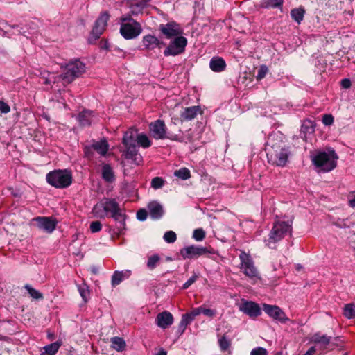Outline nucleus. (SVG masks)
<instances>
[{"instance_id":"obj_59","label":"nucleus","mask_w":355,"mask_h":355,"mask_svg":"<svg viewBox=\"0 0 355 355\" xmlns=\"http://www.w3.org/2000/svg\"><path fill=\"white\" fill-rule=\"evenodd\" d=\"M155 355H167V353H166V352L164 349H162Z\"/></svg>"},{"instance_id":"obj_34","label":"nucleus","mask_w":355,"mask_h":355,"mask_svg":"<svg viewBox=\"0 0 355 355\" xmlns=\"http://www.w3.org/2000/svg\"><path fill=\"white\" fill-rule=\"evenodd\" d=\"M160 261V257L158 254H153L150 257H148V261H147V267L150 269V270H153L156 268V266H157V264L159 263Z\"/></svg>"},{"instance_id":"obj_52","label":"nucleus","mask_w":355,"mask_h":355,"mask_svg":"<svg viewBox=\"0 0 355 355\" xmlns=\"http://www.w3.org/2000/svg\"><path fill=\"white\" fill-rule=\"evenodd\" d=\"M202 313L207 317L212 318L216 315V311L214 309H207V308H205L204 306H202Z\"/></svg>"},{"instance_id":"obj_32","label":"nucleus","mask_w":355,"mask_h":355,"mask_svg":"<svg viewBox=\"0 0 355 355\" xmlns=\"http://www.w3.org/2000/svg\"><path fill=\"white\" fill-rule=\"evenodd\" d=\"M304 10L303 8H295L291 12V17L297 24H300L304 19Z\"/></svg>"},{"instance_id":"obj_15","label":"nucleus","mask_w":355,"mask_h":355,"mask_svg":"<svg viewBox=\"0 0 355 355\" xmlns=\"http://www.w3.org/2000/svg\"><path fill=\"white\" fill-rule=\"evenodd\" d=\"M239 310L250 318H256L261 313L259 304L252 301L243 300L239 306Z\"/></svg>"},{"instance_id":"obj_20","label":"nucleus","mask_w":355,"mask_h":355,"mask_svg":"<svg viewBox=\"0 0 355 355\" xmlns=\"http://www.w3.org/2000/svg\"><path fill=\"white\" fill-rule=\"evenodd\" d=\"M202 110L200 106H191L186 107L180 114L182 121H191L196 117L198 114H201Z\"/></svg>"},{"instance_id":"obj_41","label":"nucleus","mask_w":355,"mask_h":355,"mask_svg":"<svg viewBox=\"0 0 355 355\" xmlns=\"http://www.w3.org/2000/svg\"><path fill=\"white\" fill-rule=\"evenodd\" d=\"M145 8V3H141L140 2L132 4L131 6V15H137L141 13L143 9Z\"/></svg>"},{"instance_id":"obj_26","label":"nucleus","mask_w":355,"mask_h":355,"mask_svg":"<svg viewBox=\"0 0 355 355\" xmlns=\"http://www.w3.org/2000/svg\"><path fill=\"white\" fill-rule=\"evenodd\" d=\"M209 67L214 72H221L225 69L226 63L220 57H213L210 60Z\"/></svg>"},{"instance_id":"obj_8","label":"nucleus","mask_w":355,"mask_h":355,"mask_svg":"<svg viewBox=\"0 0 355 355\" xmlns=\"http://www.w3.org/2000/svg\"><path fill=\"white\" fill-rule=\"evenodd\" d=\"M239 257L241 261L240 269L241 271L251 279H260L259 272L254 266L250 255L244 251H241Z\"/></svg>"},{"instance_id":"obj_23","label":"nucleus","mask_w":355,"mask_h":355,"mask_svg":"<svg viewBox=\"0 0 355 355\" xmlns=\"http://www.w3.org/2000/svg\"><path fill=\"white\" fill-rule=\"evenodd\" d=\"M314 131L315 123L309 119L304 120L301 125L300 137L306 140Z\"/></svg>"},{"instance_id":"obj_57","label":"nucleus","mask_w":355,"mask_h":355,"mask_svg":"<svg viewBox=\"0 0 355 355\" xmlns=\"http://www.w3.org/2000/svg\"><path fill=\"white\" fill-rule=\"evenodd\" d=\"M341 87L344 89H348L351 87V81L348 78H344L340 82Z\"/></svg>"},{"instance_id":"obj_13","label":"nucleus","mask_w":355,"mask_h":355,"mask_svg":"<svg viewBox=\"0 0 355 355\" xmlns=\"http://www.w3.org/2000/svg\"><path fill=\"white\" fill-rule=\"evenodd\" d=\"M263 309L270 317L282 323H285L288 320L285 313L277 306L263 304Z\"/></svg>"},{"instance_id":"obj_62","label":"nucleus","mask_w":355,"mask_h":355,"mask_svg":"<svg viewBox=\"0 0 355 355\" xmlns=\"http://www.w3.org/2000/svg\"><path fill=\"white\" fill-rule=\"evenodd\" d=\"M92 271L93 273L96 274L98 272V269L94 267L92 268Z\"/></svg>"},{"instance_id":"obj_56","label":"nucleus","mask_w":355,"mask_h":355,"mask_svg":"<svg viewBox=\"0 0 355 355\" xmlns=\"http://www.w3.org/2000/svg\"><path fill=\"white\" fill-rule=\"evenodd\" d=\"M349 205L351 207L355 208V191L351 192L349 196Z\"/></svg>"},{"instance_id":"obj_21","label":"nucleus","mask_w":355,"mask_h":355,"mask_svg":"<svg viewBox=\"0 0 355 355\" xmlns=\"http://www.w3.org/2000/svg\"><path fill=\"white\" fill-rule=\"evenodd\" d=\"M310 342L318 345L319 349L323 350L331 343V337L320 333H315L311 336Z\"/></svg>"},{"instance_id":"obj_12","label":"nucleus","mask_w":355,"mask_h":355,"mask_svg":"<svg viewBox=\"0 0 355 355\" xmlns=\"http://www.w3.org/2000/svg\"><path fill=\"white\" fill-rule=\"evenodd\" d=\"M159 31L168 39L181 36L183 32L180 26L173 21L166 24H161Z\"/></svg>"},{"instance_id":"obj_17","label":"nucleus","mask_w":355,"mask_h":355,"mask_svg":"<svg viewBox=\"0 0 355 355\" xmlns=\"http://www.w3.org/2000/svg\"><path fill=\"white\" fill-rule=\"evenodd\" d=\"M123 154L127 159L131 160L136 165H139L143 161L142 156L138 153V148L136 145L126 146Z\"/></svg>"},{"instance_id":"obj_36","label":"nucleus","mask_w":355,"mask_h":355,"mask_svg":"<svg viewBox=\"0 0 355 355\" xmlns=\"http://www.w3.org/2000/svg\"><path fill=\"white\" fill-rule=\"evenodd\" d=\"M193 321V319L187 313L184 314L179 324V329L181 332H184L188 324Z\"/></svg>"},{"instance_id":"obj_10","label":"nucleus","mask_w":355,"mask_h":355,"mask_svg":"<svg viewBox=\"0 0 355 355\" xmlns=\"http://www.w3.org/2000/svg\"><path fill=\"white\" fill-rule=\"evenodd\" d=\"M110 15L107 12H103L99 17L96 19L94 26L91 32V36L89 40L93 39L96 40L100 37L107 24Z\"/></svg>"},{"instance_id":"obj_55","label":"nucleus","mask_w":355,"mask_h":355,"mask_svg":"<svg viewBox=\"0 0 355 355\" xmlns=\"http://www.w3.org/2000/svg\"><path fill=\"white\" fill-rule=\"evenodd\" d=\"M267 71L268 69L266 67L262 66L258 71L257 79H262L263 78H264Z\"/></svg>"},{"instance_id":"obj_53","label":"nucleus","mask_w":355,"mask_h":355,"mask_svg":"<svg viewBox=\"0 0 355 355\" xmlns=\"http://www.w3.org/2000/svg\"><path fill=\"white\" fill-rule=\"evenodd\" d=\"M10 111V106L4 101L0 100V112L3 114H7Z\"/></svg>"},{"instance_id":"obj_31","label":"nucleus","mask_w":355,"mask_h":355,"mask_svg":"<svg viewBox=\"0 0 355 355\" xmlns=\"http://www.w3.org/2000/svg\"><path fill=\"white\" fill-rule=\"evenodd\" d=\"M60 346V342H55L53 343L47 345L43 347L44 352H42V354L55 355L58 352Z\"/></svg>"},{"instance_id":"obj_51","label":"nucleus","mask_w":355,"mask_h":355,"mask_svg":"<svg viewBox=\"0 0 355 355\" xmlns=\"http://www.w3.org/2000/svg\"><path fill=\"white\" fill-rule=\"evenodd\" d=\"M202 306H199L196 309H193L190 313H188L187 314L191 316V318L193 320L195 317L199 315L202 313Z\"/></svg>"},{"instance_id":"obj_2","label":"nucleus","mask_w":355,"mask_h":355,"mask_svg":"<svg viewBox=\"0 0 355 355\" xmlns=\"http://www.w3.org/2000/svg\"><path fill=\"white\" fill-rule=\"evenodd\" d=\"M278 135H272L269 137L266 147L268 162L278 166H284L288 162L289 151L281 140L277 139Z\"/></svg>"},{"instance_id":"obj_5","label":"nucleus","mask_w":355,"mask_h":355,"mask_svg":"<svg viewBox=\"0 0 355 355\" xmlns=\"http://www.w3.org/2000/svg\"><path fill=\"white\" fill-rule=\"evenodd\" d=\"M120 21V33L125 39H134L141 34L142 28L140 24L134 20L130 15H123Z\"/></svg>"},{"instance_id":"obj_50","label":"nucleus","mask_w":355,"mask_h":355,"mask_svg":"<svg viewBox=\"0 0 355 355\" xmlns=\"http://www.w3.org/2000/svg\"><path fill=\"white\" fill-rule=\"evenodd\" d=\"M147 211L145 209H139L137 213V218L140 221H144L147 218Z\"/></svg>"},{"instance_id":"obj_11","label":"nucleus","mask_w":355,"mask_h":355,"mask_svg":"<svg viewBox=\"0 0 355 355\" xmlns=\"http://www.w3.org/2000/svg\"><path fill=\"white\" fill-rule=\"evenodd\" d=\"M208 252H211L207 248L198 245H189L180 250L182 257L185 259H196Z\"/></svg>"},{"instance_id":"obj_42","label":"nucleus","mask_w":355,"mask_h":355,"mask_svg":"<svg viewBox=\"0 0 355 355\" xmlns=\"http://www.w3.org/2000/svg\"><path fill=\"white\" fill-rule=\"evenodd\" d=\"M219 347L222 352L226 351L230 346V341L226 338V336H222L218 340Z\"/></svg>"},{"instance_id":"obj_27","label":"nucleus","mask_w":355,"mask_h":355,"mask_svg":"<svg viewBox=\"0 0 355 355\" xmlns=\"http://www.w3.org/2000/svg\"><path fill=\"white\" fill-rule=\"evenodd\" d=\"M102 178L108 183L115 181V175L113 168L110 164H104L102 166Z\"/></svg>"},{"instance_id":"obj_22","label":"nucleus","mask_w":355,"mask_h":355,"mask_svg":"<svg viewBox=\"0 0 355 355\" xmlns=\"http://www.w3.org/2000/svg\"><path fill=\"white\" fill-rule=\"evenodd\" d=\"M148 209L149 214L153 219H159L164 214L163 207L157 201H152L149 202L148 205Z\"/></svg>"},{"instance_id":"obj_49","label":"nucleus","mask_w":355,"mask_h":355,"mask_svg":"<svg viewBox=\"0 0 355 355\" xmlns=\"http://www.w3.org/2000/svg\"><path fill=\"white\" fill-rule=\"evenodd\" d=\"M198 279V276L196 275H192L182 286L183 289L188 288L191 285H192Z\"/></svg>"},{"instance_id":"obj_33","label":"nucleus","mask_w":355,"mask_h":355,"mask_svg":"<svg viewBox=\"0 0 355 355\" xmlns=\"http://www.w3.org/2000/svg\"><path fill=\"white\" fill-rule=\"evenodd\" d=\"M137 144L141 147L146 148L151 146V141L148 137L145 134H138L137 135Z\"/></svg>"},{"instance_id":"obj_3","label":"nucleus","mask_w":355,"mask_h":355,"mask_svg":"<svg viewBox=\"0 0 355 355\" xmlns=\"http://www.w3.org/2000/svg\"><path fill=\"white\" fill-rule=\"evenodd\" d=\"M310 158L312 163L319 171L329 172L336 166L338 156L334 150H315L311 152Z\"/></svg>"},{"instance_id":"obj_14","label":"nucleus","mask_w":355,"mask_h":355,"mask_svg":"<svg viewBox=\"0 0 355 355\" xmlns=\"http://www.w3.org/2000/svg\"><path fill=\"white\" fill-rule=\"evenodd\" d=\"M150 130L152 136L155 139H164L171 138L166 135V127L164 122L162 120H157L150 125Z\"/></svg>"},{"instance_id":"obj_54","label":"nucleus","mask_w":355,"mask_h":355,"mask_svg":"<svg viewBox=\"0 0 355 355\" xmlns=\"http://www.w3.org/2000/svg\"><path fill=\"white\" fill-rule=\"evenodd\" d=\"M46 74L47 76L44 77V83L46 85H50L52 83V79H55V76L53 73H50L49 72H45L44 75Z\"/></svg>"},{"instance_id":"obj_44","label":"nucleus","mask_w":355,"mask_h":355,"mask_svg":"<svg viewBox=\"0 0 355 355\" xmlns=\"http://www.w3.org/2000/svg\"><path fill=\"white\" fill-rule=\"evenodd\" d=\"M205 237V232L202 229H196L193 231V238L197 241H202Z\"/></svg>"},{"instance_id":"obj_7","label":"nucleus","mask_w":355,"mask_h":355,"mask_svg":"<svg viewBox=\"0 0 355 355\" xmlns=\"http://www.w3.org/2000/svg\"><path fill=\"white\" fill-rule=\"evenodd\" d=\"M86 71L85 64L80 60H74L69 62L65 67V72L60 76L64 83H70L76 78L79 77Z\"/></svg>"},{"instance_id":"obj_61","label":"nucleus","mask_w":355,"mask_h":355,"mask_svg":"<svg viewBox=\"0 0 355 355\" xmlns=\"http://www.w3.org/2000/svg\"><path fill=\"white\" fill-rule=\"evenodd\" d=\"M85 154L87 157H89V148H86L85 150Z\"/></svg>"},{"instance_id":"obj_25","label":"nucleus","mask_w":355,"mask_h":355,"mask_svg":"<svg viewBox=\"0 0 355 355\" xmlns=\"http://www.w3.org/2000/svg\"><path fill=\"white\" fill-rule=\"evenodd\" d=\"M131 275V271L125 270L122 271H115L112 276L111 284L113 287H115L121 284L123 280L128 279Z\"/></svg>"},{"instance_id":"obj_19","label":"nucleus","mask_w":355,"mask_h":355,"mask_svg":"<svg viewBox=\"0 0 355 355\" xmlns=\"http://www.w3.org/2000/svg\"><path fill=\"white\" fill-rule=\"evenodd\" d=\"M173 323V315L168 311L159 313L156 317L157 325L162 329H166Z\"/></svg>"},{"instance_id":"obj_30","label":"nucleus","mask_w":355,"mask_h":355,"mask_svg":"<svg viewBox=\"0 0 355 355\" xmlns=\"http://www.w3.org/2000/svg\"><path fill=\"white\" fill-rule=\"evenodd\" d=\"M111 347L117 352H122L125 349L126 344L123 338L118 336L112 337L110 339Z\"/></svg>"},{"instance_id":"obj_29","label":"nucleus","mask_w":355,"mask_h":355,"mask_svg":"<svg viewBox=\"0 0 355 355\" xmlns=\"http://www.w3.org/2000/svg\"><path fill=\"white\" fill-rule=\"evenodd\" d=\"M91 148L96 150L101 155L105 156L107 153L109 145L107 141L101 140L99 141L94 142L92 145Z\"/></svg>"},{"instance_id":"obj_39","label":"nucleus","mask_w":355,"mask_h":355,"mask_svg":"<svg viewBox=\"0 0 355 355\" xmlns=\"http://www.w3.org/2000/svg\"><path fill=\"white\" fill-rule=\"evenodd\" d=\"M25 288L27 290L28 294L34 299L39 300L42 299V294L37 290L32 288L31 286L26 284Z\"/></svg>"},{"instance_id":"obj_46","label":"nucleus","mask_w":355,"mask_h":355,"mask_svg":"<svg viewBox=\"0 0 355 355\" xmlns=\"http://www.w3.org/2000/svg\"><path fill=\"white\" fill-rule=\"evenodd\" d=\"M89 228L92 233H96L101 230L102 224L100 221H93L91 223Z\"/></svg>"},{"instance_id":"obj_9","label":"nucleus","mask_w":355,"mask_h":355,"mask_svg":"<svg viewBox=\"0 0 355 355\" xmlns=\"http://www.w3.org/2000/svg\"><path fill=\"white\" fill-rule=\"evenodd\" d=\"M187 44V40L183 36H179L172 40L164 51L165 56H175L182 53Z\"/></svg>"},{"instance_id":"obj_43","label":"nucleus","mask_w":355,"mask_h":355,"mask_svg":"<svg viewBox=\"0 0 355 355\" xmlns=\"http://www.w3.org/2000/svg\"><path fill=\"white\" fill-rule=\"evenodd\" d=\"M164 180L159 177L154 178L151 181V187L155 189L162 188L164 186Z\"/></svg>"},{"instance_id":"obj_4","label":"nucleus","mask_w":355,"mask_h":355,"mask_svg":"<svg viewBox=\"0 0 355 355\" xmlns=\"http://www.w3.org/2000/svg\"><path fill=\"white\" fill-rule=\"evenodd\" d=\"M291 233V224L289 222L277 220L274 223L272 228L268 234V238L264 240V243L270 248L274 249L276 247L277 243L286 236L290 235Z\"/></svg>"},{"instance_id":"obj_37","label":"nucleus","mask_w":355,"mask_h":355,"mask_svg":"<svg viewBox=\"0 0 355 355\" xmlns=\"http://www.w3.org/2000/svg\"><path fill=\"white\" fill-rule=\"evenodd\" d=\"M174 175L183 180H187L191 177L190 171L187 168H181L175 171Z\"/></svg>"},{"instance_id":"obj_6","label":"nucleus","mask_w":355,"mask_h":355,"mask_svg":"<svg viewBox=\"0 0 355 355\" xmlns=\"http://www.w3.org/2000/svg\"><path fill=\"white\" fill-rule=\"evenodd\" d=\"M47 182L56 188H66L72 182V175L67 170H55L46 175Z\"/></svg>"},{"instance_id":"obj_38","label":"nucleus","mask_w":355,"mask_h":355,"mask_svg":"<svg viewBox=\"0 0 355 355\" xmlns=\"http://www.w3.org/2000/svg\"><path fill=\"white\" fill-rule=\"evenodd\" d=\"M79 293L85 302H87L89 297V291L88 286L85 284H83L78 287Z\"/></svg>"},{"instance_id":"obj_18","label":"nucleus","mask_w":355,"mask_h":355,"mask_svg":"<svg viewBox=\"0 0 355 355\" xmlns=\"http://www.w3.org/2000/svg\"><path fill=\"white\" fill-rule=\"evenodd\" d=\"M40 230L48 233H51L55 228L56 223L54 220L48 217H37L35 218Z\"/></svg>"},{"instance_id":"obj_45","label":"nucleus","mask_w":355,"mask_h":355,"mask_svg":"<svg viewBox=\"0 0 355 355\" xmlns=\"http://www.w3.org/2000/svg\"><path fill=\"white\" fill-rule=\"evenodd\" d=\"M250 355H268V352L262 347H257L251 350Z\"/></svg>"},{"instance_id":"obj_58","label":"nucleus","mask_w":355,"mask_h":355,"mask_svg":"<svg viewBox=\"0 0 355 355\" xmlns=\"http://www.w3.org/2000/svg\"><path fill=\"white\" fill-rule=\"evenodd\" d=\"M316 352L315 347H311L308 351L304 355H313V354Z\"/></svg>"},{"instance_id":"obj_35","label":"nucleus","mask_w":355,"mask_h":355,"mask_svg":"<svg viewBox=\"0 0 355 355\" xmlns=\"http://www.w3.org/2000/svg\"><path fill=\"white\" fill-rule=\"evenodd\" d=\"M344 315L348 318L352 319L355 318V306L353 304H347L345 306L343 309Z\"/></svg>"},{"instance_id":"obj_60","label":"nucleus","mask_w":355,"mask_h":355,"mask_svg":"<svg viewBox=\"0 0 355 355\" xmlns=\"http://www.w3.org/2000/svg\"><path fill=\"white\" fill-rule=\"evenodd\" d=\"M150 0H141L139 2L141 3H145V6H146V3L149 2Z\"/></svg>"},{"instance_id":"obj_16","label":"nucleus","mask_w":355,"mask_h":355,"mask_svg":"<svg viewBox=\"0 0 355 355\" xmlns=\"http://www.w3.org/2000/svg\"><path fill=\"white\" fill-rule=\"evenodd\" d=\"M142 45L146 51H151L155 49L160 50L165 44L155 35H147L142 38Z\"/></svg>"},{"instance_id":"obj_40","label":"nucleus","mask_w":355,"mask_h":355,"mask_svg":"<svg viewBox=\"0 0 355 355\" xmlns=\"http://www.w3.org/2000/svg\"><path fill=\"white\" fill-rule=\"evenodd\" d=\"M163 238L166 243H173L176 241L177 236L175 232L170 230L164 233Z\"/></svg>"},{"instance_id":"obj_48","label":"nucleus","mask_w":355,"mask_h":355,"mask_svg":"<svg viewBox=\"0 0 355 355\" xmlns=\"http://www.w3.org/2000/svg\"><path fill=\"white\" fill-rule=\"evenodd\" d=\"M283 2L284 0H268L267 4L268 6H270L272 8H279L282 6Z\"/></svg>"},{"instance_id":"obj_47","label":"nucleus","mask_w":355,"mask_h":355,"mask_svg":"<svg viewBox=\"0 0 355 355\" xmlns=\"http://www.w3.org/2000/svg\"><path fill=\"white\" fill-rule=\"evenodd\" d=\"M322 121L325 125H331L334 123V118L331 114H324L322 116Z\"/></svg>"},{"instance_id":"obj_24","label":"nucleus","mask_w":355,"mask_h":355,"mask_svg":"<svg viewBox=\"0 0 355 355\" xmlns=\"http://www.w3.org/2000/svg\"><path fill=\"white\" fill-rule=\"evenodd\" d=\"M78 120L80 125L87 126L96 121V116L93 112L84 110L78 114Z\"/></svg>"},{"instance_id":"obj_28","label":"nucleus","mask_w":355,"mask_h":355,"mask_svg":"<svg viewBox=\"0 0 355 355\" xmlns=\"http://www.w3.org/2000/svg\"><path fill=\"white\" fill-rule=\"evenodd\" d=\"M137 131L131 128L125 132L123 137V144L125 147L132 145H135V138L137 139Z\"/></svg>"},{"instance_id":"obj_1","label":"nucleus","mask_w":355,"mask_h":355,"mask_svg":"<svg viewBox=\"0 0 355 355\" xmlns=\"http://www.w3.org/2000/svg\"><path fill=\"white\" fill-rule=\"evenodd\" d=\"M92 213L99 218H104L107 215H110L116 222V228L119 234H122L125 229V215L115 199L103 198L94 206Z\"/></svg>"}]
</instances>
